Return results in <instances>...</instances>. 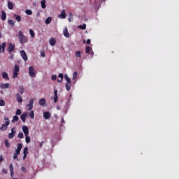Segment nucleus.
Masks as SVG:
<instances>
[{
  "label": "nucleus",
  "mask_w": 179,
  "mask_h": 179,
  "mask_svg": "<svg viewBox=\"0 0 179 179\" xmlns=\"http://www.w3.org/2000/svg\"><path fill=\"white\" fill-rule=\"evenodd\" d=\"M57 110H61V106H57Z\"/></svg>",
  "instance_id": "60"
},
{
  "label": "nucleus",
  "mask_w": 179,
  "mask_h": 179,
  "mask_svg": "<svg viewBox=\"0 0 179 179\" xmlns=\"http://www.w3.org/2000/svg\"><path fill=\"white\" fill-rule=\"evenodd\" d=\"M10 59H13V55H11L10 56Z\"/></svg>",
  "instance_id": "61"
},
{
  "label": "nucleus",
  "mask_w": 179,
  "mask_h": 179,
  "mask_svg": "<svg viewBox=\"0 0 179 179\" xmlns=\"http://www.w3.org/2000/svg\"><path fill=\"white\" fill-rule=\"evenodd\" d=\"M29 117H30V118H31L32 120H33V118H34V111L31 110V111L29 112Z\"/></svg>",
  "instance_id": "40"
},
{
  "label": "nucleus",
  "mask_w": 179,
  "mask_h": 179,
  "mask_svg": "<svg viewBox=\"0 0 179 179\" xmlns=\"http://www.w3.org/2000/svg\"><path fill=\"white\" fill-rule=\"evenodd\" d=\"M20 55L24 61H27V59H29V58L27 57V55L26 54V52H24V50H20Z\"/></svg>",
  "instance_id": "7"
},
{
  "label": "nucleus",
  "mask_w": 179,
  "mask_h": 179,
  "mask_svg": "<svg viewBox=\"0 0 179 179\" xmlns=\"http://www.w3.org/2000/svg\"><path fill=\"white\" fill-rule=\"evenodd\" d=\"M34 104V101L33 99H31L29 101L28 106H33Z\"/></svg>",
  "instance_id": "45"
},
{
  "label": "nucleus",
  "mask_w": 179,
  "mask_h": 179,
  "mask_svg": "<svg viewBox=\"0 0 179 179\" xmlns=\"http://www.w3.org/2000/svg\"><path fill=\"white\" fill-rule=\"evenodd\" d=\"M16 121H19V116L17 115L13 116V120H11V122L13 124H15V122H16Z\"/></svg>",
  "instance_id": "20"
},
{
  "label": "nucleus",
  "mask_w": 179,
  "mask_h": 179,
  "mask_svg": "<svg viewBox=\"0 0 179 179\" xmlns=\"http://www.w3.org/2000/svg\"><path fill=\"white\" fill-rule=\"evenodd\" d=\"M19 66L17 64H15L14 66L13 73V79H16L17 78V76L19 75Z\"/></svg>",
  "instance_id": "4"
},
{
  "label": "nucleus",
  "mask_w": 179,
  "mask_h": 179,
  "mask_svg": "<svg viewBox=\"0 0 179 179\" xmlns=\"http://www.w3.org/2000/svg\"><path fill=\"white\" fill-rule=\"evenodd\" d=\"M8 24H10V26H15V21H13V20H9Z\"/></svg>",
  "instance_id": "41"
},
{
  "label": "nucleus",
  "mask_w": 179,
  "mask_h": 179,
  "mask_svg": "<svg viewBox=\"0 0 179 179\" xmlns=\"http://www.w3.org/2000/svg\"><path fill=\"white\" fill-rule=\"evenodd\" d=\"M65 87H66V90H67V92H69V90H71V83H66L65 84Z\"/></svg>",
  "instance_id": "31"
},
{
  "label": "nucleus",
  "mask_w": 179,
  "mask_h": 179,
  "mask_svg": "<svg viewBox=\"0 0 179 179\" xmlns=\"http://www.w3.org/2000/svg\"><path fill=\"white\" fill-rule=\"evenodd\" d=\"M90 43H91L90 39H87V44H90Z\"/></svg>",
  "instance_id": "59"
},
{
  "label": "nucleus",
  "mask_w": 179,
  "mask_h": 179,
  "mask_svg": "<svg viewBox=\"0 0 179 179\" xmlns=\"http://www.w3.org/2000/svg\"><path fill=\"white\" fill-rule=\"evenodd\" d=\"M0 38H2V33L0 31Z\"/></svg>",
  "instance_id": "62"
},
{
  "label": "nucleus",
  "mask_w": 179,
  "mask_h": 179,
  "mask_svg": "<svg viewBox=\"0 0 179 179\" xmlns=\"http://www.w3.org/2000/svg\"><path fill=\"white\" fill-rule=\"evenodd\" d=\"M29 111H31L33 110V106L32 105H27Z\"/></svg>",
  "instance_id": "49"
},
{
  "label": "nucleus",
  "mask_w": 179,
  "mask_h": 179,
  "mask_svg": "<svg viewBox=\"0 0 179 179\" xmlns=\"http://www.w3.org/2000/svg\"><path fill=\"white\" fill-rule=\"evenodd\" d=\"M2 162H3V157H2V155L0 156V163H2Z\"/></svg>",
  "instance_id": "54"
},
{
  "label": "nucleus",
  "mask_w": 179,
  "mask_h": 179,
  "mask_svg": "<svg viewBox=\"0 0 179 179\" xmlns=\"http://www.w3.org/2000/svg\"><path fill=\"white\" fill-rule=\"evenodd\" d=\"M27 117V113H24L20 115V119L23 122H26V117Z\"/></svg>",
  "instance_id": "15"
},
{
  "label": "nucleus",
  "mask_w": 179,
  "mask_h": 179,
  "mask_svg": "<svg viewBox=\"0 0 179 179\" xmlns=\"http://www.w3.org/2000/svg\"><path fill=\"white\" fill-rule=\"evenodd\" d=\"M1 20L3 22L6 20V13L5 11H1Z\"/></svg>",
  "instance_id": "19"
},
{
  "label": "nucleus",
  "mask_w": 179,
  "mask_h": 179,
  "mask_svg": "<svg viewBox=\"0 0 179 179\" xmlns=\"http://www.w3.org/2000/svg\"><path fill=\"white\" fill-rule=\"evenodd\" d=\"M24 135L22 132H20L18 134V138H20V139H23Z\"/></svg>",
  "instance_id": "47"
},
{
  "label": "nucleus",
  "mask_w": 179,
  "mask_h": 179,
  "mask_svg": "<svg viewBox=\"0 0 179 179\" xmlns=\"http://www.w3.org/2000/svg\"><path fill=\"white\" fill-rule=\"evenodd\" d=\"M4 143H5L6 148H10V144L9 143V141H8V139L4 140Z\"/></svg>",
  "instance_id": "35"
},
{
  "label": "nucleus",
  "mask_w": 179,
  "mask_h": 179,
  "mask_svg": "<svg viewBox=\"0 0 179 179\" xmlns=\"http://www.w3.org/2000/svg\"><path fill=\"white\" fill-rule=\"evenodd\" d=\"M64 79H66L67 83L71 84V78L68 76V74H64Z\"/></svg>",
  "instance_id": "29"
},
{
  "label": "nucleus",
  "mask_w": 179,
  "mask_h": 179,
  "mask_svg": "<svg viewBox=\"0 0 179 179\" xmlns=\"http://www.w3.org/2000/svg\"><path fill=\"white\" fill-rule=\"evenodd\" d=\"M22 148H23V144L22 143H18L17 148L15 150V152H17V153H20V152L22 150Z\"/></svg>",
  "instance_id": "16"
},
{
  "label": "nucleus",
  "mask_w": 179,
  "mask_h": 179,
  "mask_svg": "<svg viewBox=\"0 0 179 179\" xmlns=\"http://www.w3.org/2000/svg\"><path fill=\"white\" fill-rule=\"evenodd\" d=\"M29 34L32 38H34V37L36 36V34L33 29H29Z\"/></svg>",
  "instance_id": "36"
},
{
  "label": "nucleus",
  "mask_w": 179,
  "mask_h": 179,
  "mask_svg": "<svg viewBox=\"0 0 179 179\" xmlns=\"http://www.w3.org/2000/svg\"><path fill=\"white\" fill-rule=\"evenodd\" d=\"M63 79L60 78V79H57V82L59 83H61V82H62Z\"/></svg>",
  "instance_id": "58"
},
{
  "label": "nucleus",
  "mask_w": 179,
  "mask_h": 179,
  "mask_svg": "<svg viewBox=\"0 0 179 179\" xmlns=\"http://www.w3.org/2000/svg\"><path fill=\"white\" fill-rule=\"evenodd\" d=\"M15 44L10 43H8L7 51H8L9 52H13V51H15Z\"/></svg>",
  "instance_id": "5"
},
{
  "label": "nucleus",
  "mask_w": 179,
  "mask_h": 179,
  "mask_svg": "<svg viewBox=\"0 0 179 179\" xmlns=\"http://www.w3.org/2000/svg\"><path fill=\"white\" fill-rule=\"evenodd\" d=\"M41 6L42 9H45V8H47V5H45V0H42L41 1Z\"/></svg>",
  "instance_id": "23"
},
{
  "label": "nucleus",
  "mask_w": 179,
  "mask_h": 179,
  "mask_svg": "<svg viewBox=\"0 0 179 179\" xmlns=\"http://www.w3.org/2000/svg\"><path fill=\"white\" fill-rule=\"evenodd\" d=\"M52 80H57V76L56 75H52L51 77Z\"/></svg>",
  "instance_id": "50"
},
{
  "label": "nucleus",
  "mask_w": 179,
  "mask_h": 179,
  "mask_svg": "<svg viewBox=\"0 0 179 179\" xmlns=\"http://www.w3.org/2000/svg\"><path fill=\"white\" fill-rule=\"evenodd\" d=\"M6 47V43L3 42L1 45L2 52H5V48Z\"/></svg>",
  "instance_id": "37"
},
{
  "label": "nucleus",
  "mask_w": 179,
  "mask_h": 179,
  "mask_svg": "<svg viewBox=\"0 0 179 179\" xmlns=\"http://www.w3.org/2000/svg\"><path fill=\"white\" fill-rule=\"evenodd\" d=\"M44 145V141H42L41 143H40V148H43V145Z\"/></svg>",
  "instance_id": "56"
},
{
  "label": "nucleus",
  "mask_w": 179,
  "mask_h": 179,
  "mask_svg": "<svg viewBox=\"0 0 179 179\" xmlns=\"http://www.w3.org/2000/svg\"><path fill=\"white\" fill-rule=\"evenodd\" d=\"M15 115H22V110L20 109H17L15 113Z\"/></svg>",
  "instance_id": "43"
},
{
  "label": "nucleus",
  "mask_w": 179,
  "mask_h": 179,
  "mask_svg": "<svg viewBox=\"0 0 179 179\" xmlns=\"http://www.w3.org/2000/svg\"><path fill=\"white\" fill-rule=\"evenodd\" d=\"M59 19H65L66 17V13H65V10H62V13L59 15Z\"/></svg>",
  "instance_id": "13"
},
{
  "label": "nucleus",
  "mask_w": 179,
  "mask_h": 179,
  "mask_svg": "<svg viewBox=\"0 0 179 179\" xmlns=\"http://www.w3.org/2000/svg\"><path fill=\"white\" fill-rule=\"evenodd\" d=\"M58 76L60 78V79H64V74L59 73Z\"/></svg>",
  "instance_id": "53"
},
{
  "label": "nucleus",
  "mask_w": 179,
  "mask_h": 179,
  "mask_svg": "<svg viewBox=\"0 0 179 179\" xmlns=\"http://www.w3.org/2000/svg\"><path fill=\"white\" fill-rule=\"evenodd\" d=\"M1 76L3 78V79H5L6 80H9V76L8 75V73L6 72H2L1 73Z\"/></svg>",
  "instance_id": "12"
},
{
  "label": "nucleus",
  "mask_w": 179,
  "mask_h": 179,
  "mask_svg": "<svg viewBox=\"0 0 179 179\" xmlns=\"http://www.w3.org/2000/svg\"><path fill=\"white\" fill-rule=\"evenodd\" d=\"M9 169H10V176H11V177H13V174H15V172L13 171V164H10Z\"/></svg>",
  "instance_id": "18"
},
{
  "label": "nucleus",
  "mask_w": 179,
  "mask_h": 179,
  "mask_svg": "<svg viewBox=\"0 0 179 179\" xmlns=\"http://www.w3.org/2000/svg\"><path fill=\"white\" fill-rule=\"evenodd\" d=\"M25 13L27 14V15H33V11H31V10H30V9H27L26 10H25Z\"/></svg>",
  "instance_id": "38"
},
{
  "label": "nucleus",
  "mask_w": 179,
  "mask_h": 179,
  "mask_svg": "<svg viewBox=\"0 0 179 179\" xmlns=\"http://www.w3.org/2000/svg\"><path fill=\"white\" fill-rule=\"evenodd\" d=\"M21 171H22V173H26L27 171V170L26 169V167L22 166Z\"/></svg>",
  "instance_id": "48"
},
{
  "label": "nucleus",
  "mask_w": 179,
  "mask_h": 179,
  "mask_svg": "<svg viewBox=\"0 0 179 179\" xmlns=\"http://www.w3.org/2000/svg\"><path fill=\"white\" fill-rule=\"evenodd\" d=\"M50 117H51V113L50 112L43 113V118H45V120H48Z\"/></svg>",
  "instance_id": "10"
},
{
  "label": "nucleus",
  "mask_w": 179,
  "mask_h": 179,
  "mask_svg": "<svg viewBox=\"0 0 179 179\" xmlns=\"http://www.w3.org/2000/svg\"><path fill=\"white\" fill-rule=\"evenodd\" d=\"M4 120L6 122L4 124H1V127H0V131H6L8 129V126L10 124V120H9V117H4Z\"/></svg>",
  "instance_id": "1"
},
{
  "label": "nucleus",
  "mask_w": 179,
  "mask_h": 179,
  "mask_svg": "<svg viewBox=\"0 0 179 179\" xmlns=\"http://www.w3.org/2000/svg\"><path fill=\"white\" fill-rule=\"evenodd\" d=\"M29 75L30 78H36L37 73H36V69L34 66H31L29 67Z\"/></svg>",
  "instance_id": "3"
},
{
  "label": "nucleus",
  "mask_w": 179,
  "mask_h": 179,
  "mask_svg": "<svg viewBox=\"0 0 179 179\" xmlns=\"http://www.w3.org/2000/svg\"><path fill=\"white\" fill-rule=\"evenodd\" d=\"M19 92L21 94H23L24 93V88L23 87V85L19 87Z\"/></svg>",
  "instance_id": "28"
},
{
  "label": "nucleus",
  "mask_w": 179,
  "mask_h": 179,
  "mask_svg": "<svg viewBox=\"0 0 179 179\" xmlns=\"http://www.w3.org/2000/svg\"><path fill=\"white\" fill-rule=\"evenodd\" d=\"M16 99L18 103H22L23 101V99L20 94H16Z\"/></svg>",
  "instance_id": "17"
},
{
  "label": "nucleus",
  "mask_w": 179,
  "mask_h": 179,
  "mask_svg": "<svg viewBox=\"0 0 179 179\" xmlns=\"http://www.w3.org/2000/svg\"><path fill=\"white\" fill-rule=\"evenodd\" d=\"M30 136H29V134H27V136H25V142L26 143H30Z\"/></svg>",
  "instance_id": "30"
},
{
  "label": "nucleus",
  "mask_w": 179,
  "mask_h": 179,
  "mask_svg": "<svg viewBox=\"0 0 179 179\" xmlns=\"http://www.w3.org/2000/svg\"><path fill=\"white\" fill-rule=\"evenodd\" d=\"M54 101L55 103L58 102V91L57 90L54 91Z\"/></svg>",
  "instance_id": "8"
},
{
  "label": "nucleus",
  "mask_w": 179,
  "mask_h": 179,
  "mask_svg": "<svg viewBox=\"0 0 179 179\" xmlns=\"http://www.w3.org/2000/svg\"><path fill=\"white\" fill-rule=\"evenodd\" d=\"M41 57H45V54L44 53V52H41Z\"/></svg>",
  "instance_id": "55"
},
{
  "label": "nucleus",
  "mask_w": 179,
  "mask_h": 179,
  "mask_svg": "<svg viewBox=\"0 0 179 179\" xmlns=\"http://www.w3.org/2000/svg\"><path fill=\"white\" fill-rule=\"evenodd\" d=\"M26 157H27V154H24L23 160H24Z\"/></svg>",
  "instance_id": "57"
},
{
  "label": "nucleus",
  "mask_w": 179,
  "mask_h": 179,
  "mask_svg": "<svg viewBox=\"0 0 179 179\" xmlns=\"http://www.w3.org/2000/svg\"><path fill=\"white\" fill-rule=\"evenodd\" d=\"M10 87V84L9 83H6V84H1L0 87L1 89H9V87Z\"/></svg>",
  "instance_id": "11"
},
{
  "label": "nucleus",
  "mask_w": 179,
  "mask_h": 179,
  "mask_svg": "<svg viewBox=\"0 0 179 179\" xmlns=\"http://www.w3.org/2000/svg\"><path fill=\"white\" fill-rule=\"evenodd\" d=\"M27 150H29V148L27 147H25L23 150V155H27V153H29Z\"/></svg>",
  "instance_id": "44"
},
{
  "label": "nucleus",
  "mask_w": 179,
  "mask_h": 179,
  "mask_svg": "<svg viewBox=\"0 0 179 179\" xmlns=\"http://www.w3.org/2000/svg\"><path fill=\"white\" fill-rule=\"evenodd\" d=\"M78 27L81 30H86V24H83V25H78Z\"/></svg>",
  "instance_id": "32"
},
{
  "label": "nucleus",
  "mask_w": 179,
  "mask_h": 179,
  "mask_svg": "<svg viewBox=\"0 0 179 179\" xmlns=\"http://www.w3.org/2000/svg\"><path fill=\"white\" fill-rule=\"evenodd\" d=\"M2 173H3L4 174H8V170H6V169H3Z\"/></svg>",
  "instance_id": "51"
},
{
  "label": "nucleus",
  "mask_w": 179,
  "mask_h": 179,
  "mask_svg": "<svg viewBox=\"0 0 179 179\" xmlns=\"http://www.w3.org/2000/svg\"><path fill=\"white\" fill-rule=\"evenodd\" d=\"M75 56L76 57V58H80V57H82V52L80 51H76L75 52Z\"/></svg>",
  "instance_id": "26"
},
{
  "label": "nucleus",
  "mask_w": 179,
  "mask_h": 179,
  "mask_svg": "<svg viewBox=\"0 0 179 179\" xmlns=\"http://www.w3.org/2000/svg\"><path fill=\"white\" fill-rule=\"evenodd\" d=\"M22 131L24 132L25 136L29 135V127L27 126H23Z\"/></svg>",
  "instance_id": "9"
},
{
  "label": "nucleus",
  "mask_w": 179,
  "mask_h": 179,
  "mask_svg": "<svg viewBox=\"0 0 179 179\" xmlns=\"http://www.w3.org/2000/svg\"><path fill=\"white\" fill-rule=\"evenodd\" d=\"M92 50V48L89 46H87L85 48V52L86 54H89V52H90V50Z\"/></svg>",
  "instance_id": "42"
},
{
  "label": "nucleus",
  "mask_w": 179,
  "mask_h": 179,
  "mask_svg": "<svg viewBox=\"0 0 179 179\" xmlns=\"http://www.w3.org/2000/svg\"><path fill=\"white\" fill-rule=\"evenodd\" d=\"M64 124H65V120H64V117H62L61 125H64Z\"/></svg>",
  "instance_id": "52"
},
{
  "label": "nucleus",
  "mask_w": 179,
  "mask_h": 179,
  "mask_svg": "<svg viewBox=\"0 0 179 179\" xmlns=\"http://www.w3.org/2000/svg\"><path fill=\"white\" fill-rule=\"evenodd\" d=\"M52 20V18L51 17H48L45 20V24H50L51 23V21Z\"/></svg>",
  "instance_id": "27"
},
{
  "label": "nucleus",
  "mask_w": 179,
  "mask_h": 179,
  "mask_svg": "<svg viewBox=\"0 0 179 179\" xmlns=\"http://www.w3.org/2000/svg\"><path fill=\"white\" fill-rule=\"evenodd\" d=\"M63 34L66 38H69V32H68V28H65L63 31Z\"/></svg>",
  "instance_id": "14"
},
{
  "label": "nucleus",
  "mask_w": 179,
  "mask_h": 179,
  "mask_svg": "<svg viewBox=\"0 0 179 179\" xmlns=\"http://www.w3.org/2000/svg\"><path fill=\"white\" fill-rule=\"evenodd\" d=\"M15 135H16V131H15V128L13 127L11 129V132L8 134V139H13Z\"/></svg>",
  "instance_id": "6"
},
{
  "label": "nucleus",
  "mask_w": 179,
  "mask_h": 179,
  "mask_svg": "<svg viewBox=\"0 0 179 179\" xmlns=\"http://www.w3.org/2000/svg\"><path fill=\"white\" fill-rule=\"evenodd\" d=\"M17 37L20 44H24V43H27V38H26V36H24V34H23V32L22 31H20L18 32Z\"/></svg>",
  "instance_id": "2"
},
{
  "label": "nucleus",
  "mask_w": 179,
  "mask_h": 179,
  "mask_svg": "<svg viewBox=\"0 0 179 179\" xmlns=\"http://www.w3.org/2000/svg\"><path fill=\"white\" fill-rule=\"evenodd\" d=\"M39 104L40 106H45V99L44 98L41 99L39 100Z\"/></svg>",
  "instance_id": "22"
},
{
  "label": "nucleus",
  "mask_w": 179,
  "mask_h": 179,
  "mask_svg": "<svg viewBox=\"0 0 179 179\" xmlns=\"http://www.w3.org/2000/svg\"><path fill=\"white\" fill-rule=\"evenodd\" d=\"M20 155V152H15V153H14V155H13V159H17V156H19Z\"/></svg>",
  "instance_id": "39"
},
{
  "label": "nucleus",
  "mask_w": 179,
  "mask_h": 179,
  "mask_svg": "<svg viewBox=\"0 0 179 179\" xmlns=\"http://www.w3.org/2000/svg\"><path fill=\"white\" fill-rule=\"evenodd\" d=\"M69 21L73 22V15L72 14V13H69Z\"/></svg>",
  "instance_id": "33"
},
{
  "label": "nucleus",
  "mask_w": 179,
  "mask_h": 179,
  "mask_svg": "<svg viewBox=\"0 0 179 179\" xmlns=\"http://www.w3.org/2000/svg\"><path fill=\"white\" fill-rule=\"evenodd\" d=\"M55 43H57V41L55 39L52 38L50 40V45H52V47H54V45H55Z\"/></svg>",
  "instance_id": "25"
},
{
  "label": "nucleus",
  "mask_w": 179,
  "mask_h": 179,
  "mask_svg": "<svg viewBox=\"0 0 179 179\" xmlns=\"http://www.w3.org/2000/svg\"><path fill=\"white\" fill-rule=\"evenodd\" d=\"M7 6H8V8L10 9V10L13 9V3H12V2L10 1H8Z\"/></svg>",
  "instance_id": "24"
},
{
  "label": "nucleus",
  "mask_w": 179,
  "mask_h": 179,
  "mask_svg": "<svg viewBox=\"0 0 179 179\" xmlns=\"http://www.w3.org/2000/svg\"><path fill=\"white\" fill-rule=\"evenodd\" d=\"M91 55L94 56V52H91Z\"/></svg>",
  "instance_id": "64"
},
{
  "label": "nucleus",
  "mask_w": 179,
  "mask_h": 179,
  "mask_svg": "<svg viewBox=\"0 0 179 179\" xmlns=\"http://www.w3.org/2000/svg\"><path fill=\"white\" fill-rule=\"evenodd\" d=\"M5 106V101L3 99L0 100V107H3Z\"/></svg>",
  "instance_id": "46"
},
{
  "label": "nucleus",
  "mask_w": 179,
  "mask_h": 179,
  "mask_svg": "<svg viewBox=\"0 0 179 179\" xmlns=\"http://www.w3.org/2000/svg\"><path fill=\"white\" fill-rule=\"evenodd\" d=\"M76 78H78V73L76 71H75L73 73V78L72 80H74L73 82V84L75 85V83H76Z\"/></svg>",
  "instance_id": "21"
},
{
  "label": "nucleus",
  "mask_w": 179,
  "mask_h": 179,
  "mask_svg": "<svg viewBox=\"0 0 179 179\" xmlns=\"http://www.w3.org/2000/svg\"><path fill=\"white\" fill-rule=\"evenodd\" d=\"M1 50H2V45L0 44V54H1Z\"/></svg>",
  "instance_id": "63"
},
{
  "label": "nucleus",
  "mask_w": 179,
  "mask_h": 179,
  "mask_svg": "<svg viewBox=\"0 0 179 179\" xmlns=\"http://www.w3.org/2000/svg\"><path fill=\"white\" fill-rule=\"evenodd\" d=\"M15 17V20L20 22L22 20V17L20 15H17L16 14L14 15Z\"/></svg>",
  "instance_id": "34"
}]
</instances>
